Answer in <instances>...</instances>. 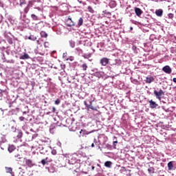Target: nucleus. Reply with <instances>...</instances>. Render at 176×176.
Segmentation results:
<instances>
[{
  "mask_svg": "<svg viewBox=\"0 0 176 176\" xmlns=\"http://www.w3.org/2000/svg\"><path fill=\"white\" fill-rule=\"evenodd\" d=\"M100 64L101 65H102L103 67H106V65L107 64H109V59L107 58H102L101 60H100Z\"/></svg>",
  "mask_w": 176,
  "mask_h": 176,
  "instance_id": "3",
  "label": "nucleus"
},
{
  "mask_svg": "<svg viewBox=\"0 0 176 176\" xmlns=\"http://www.w3.org/2000/svg\"><path fill=\"white\" fill-rule=\"evenodd\" d=\"M94 76H96V78H102V72H96L94 74Z\"/></svg>",
  "mask_w": 176,
  "mask_h": 176,
  "instance_id": "11",
  "label": "nucleus"
},
{
  "mask_svg": "<svg viewBox=\"0 0 176 176\" xmlns=\"http://www.w3.org/2000/svg\"><path fill=\"white\" fill-rule=\"evenodd\" d=\"M51 162H53V160H49V157H46L45 159L41 160V164H43V166H45L46 164H48V163H51Z\"/></svg>",
  "mask_w": 176,
  "mask_h": 176,
  "instance_id": "6",
  "label": "nucleus"
},
{
  "mask_svg": "<svg viewBox=\"0 0 176 176\" xmlns=\"http://www.w3.org/2000/svg\"><path fill=\"white\" fill-rule=\"evenodd\" d=\"M154 94L155 95L156 98L160 101L162 100V96H164V91L160 89L159 91L155 90Z\"/></svg>",
  "mask_w": 176,
  "mask_h": 176,
  "instance_id": "1",
  "label": "nucleus"
},
{
  "mask_svg": "<svg viewBox=\"0 0 176 176\" xmlns=\"http://www.w3.org/2000/svg\"><path fill=\"white\" fill-rule=\"evenodd\" d=\"M104 166H105V167H108L109 168H111V167L112 166V162L111 161H107L104 163Z\"/></svg>",
  "mask_w": 176,
  "mask_h": 176,
  "instance_id": "15",
  "label": "nucleus"
},
{
  "mask_svg": "<svg viewBox=\"0 0 176 176\" xmlns=\"http://www.w3.org/2000/svg\"><path fill=\"white\" fill-rule=\"evenodd\" d=\"M35 2H36V1H35V0H30V1H29L28 6L29 8H32V6H34V4L35 3Z\"/></svg>",
  "mask_w": 176,
  "mask_h": 176,
  "instance_id": "13",
  "label": "nucleus"
},
{
  "mask_svg": "<svg viewBox=\"0 0 176 176\" xmlns=\"http://www.w3.org/2000/svg\"><path fill=\"white\" fill-rule=\"evenodd\" d=\"M148 171L149 174H155V168L153 167H150L148 169Z\"/></svg>",
  "mask_w": 176,
  "mask_h": 176,
  "instance_id": "23",
  "label": "nucleus"
},
{
  "mask_svg": "<svg viewBox=\"0 0 176 176\" xmlns=\"http://www.w3.org/2000/svg\"><path fill=\"white\" fill-rule=\"evenodd\" d=\"M52 155H57V151H56L55 149L52 151Z\"/></svg>",
  "mask_w": 176,
  "mask_h": 176,
  "instance_id": "38",
  "label": "nucleus"
},
{
  "mask_svg": "<svg viewBox=\"0 0 176 176\" xmlns=\"http://www.w3.org/2000/svg\"><path fill=\"white\" fill-rule=\"evenodd\" d=\"M28 39H30V41H36V36L31 35L28 37Z\"/></svg>",
  "mask_w": 176,
  "mask_h": 176,
  "instance_id": "31",
  "label": "nucleus"
},
{
  "mask_svg": "<svg viewBox=\"0 0 176 176\" xmlns=\"http://www.w3.org/2000/svg\"><path fill=\"white\" fill-rule=\"evenodd\" d=\"M162 71H164V72L166 74H171V67H170L168 65L164 66L162 68Z\"/></svg>",
  "mask_w": 176,
  "mask_h": 176,
  "instance_id": "5",
  "label": "nucleus"
},
{
  "mask_svg": "<svg viewBox=\"0 0 176 176\" xmlns=\"http://www.w3.org/2000/svg\"><path fill=\"white\" fill-rule=\"evenodd\" d=\"M91 146V148H94V143H92Z\"/></svg>",
  "mask_w": 176,
  "mask_h": 176,
  "instance_id": "44",
  "label": "nucleus"
},
{
  "mask_svg": "<svg viewBox=\"0 0 176 176\" xmlns=\"http://www.w3.org/2000/svg\"><path fill=\"white\" fill-rule=\"evenodd\" d=\"M31 17L34 21H38V20H39V19H38V16H36L35 14H32Z\"/></svg>",
  "mask_w": 176,
  "mask_h": 176,
  "instance_id": "18",
  "label": "nucleus"
},
{
  "mask_svg": "<svg viewBox=\"0 0 176 176\" xmlns=\"http://www.w3.org/2000/svg\"><path fill=\"white\" fill-rule=\"evenodd\" d=\"M84 58H87V56H84Z\"/></svg>",
  "mask_w": 176,
  "mask_h": 176,
  "instance_id": "49",
  "label": "nucleus"
},
{
  "mask_svg": "<svg viewBox=\"0 0 176 176\" xmlns=\"http://www.w3.org/2000/svg\"><path fill=\"white\" fill-rule=\"evenodd\" d=\"M155 14L157 16H159L160 17L163 16V10H158L155 12Z\"/></svg>",
  "mask_w": 176,
  "mask_h": 176,
  "instance_id": "16",
  "label": "nucleus"
},
{
  "mask_svg": "<svg viewBox=\"0 0 176 176\" xmlns=\"http://www.w3.org/2000/svg\"><path fill=\"white\" fill-rule=\"evenodd\" d=\"M149 105H150V108H152V109H153V108H157V107H158V105L159 104H157L155 102H153V100H151L150 101H149Z\"/></svg>",
  "mask_w": 176,
  "mask_h": 176,
  "instance_id": "7",
  "label": "nucleus"
},
{
  "mask_svg": "<svg viewBox=\"0 0 176 176\" xmlns=\"http://www.w3.org/2000/svg\"><path fill=\"white\" fill-rule=\"evenodd\" d=\"M23 138V132H21V131H19L18 132V135H16V138Z\"/></svg>",
  "mask_w": 176,
  "mask_h": 176,
  "instance_id": "25",
  "label": "nucleus"
},
{
  "mask_svg": "<svg viewBox=\"0 0 176 176\" xmlns=\"http://www.w3.org/2000/svg\"><path fill=\"white\" fill-rule=\"evenodd\" d=\"M84 104L85 105V107H87V108L89 106V104H87V102L86 101H84Z\"/></svg>",
  "mask_w": 176,
  "mask_h": 176,
  "instance_id": "40",
  "label": "nucleus"
},
{
  "mask_svg": "<svg viewBox=\"0 0 176 176\" xmlns=\"http://www.w3.org/2000/svg\"><path fill=\"white\" fill-rule=\"evenodd\" d=\"M6 173H9L10 174H13V169L12 168L6 167Z\"/></svg>",
  "mask_w": 176,
  "mask_h": 176,
  "instance_id": "22",
  "label": "nucleus"
},
{
  "mask_svg": "<svg viewBox=\"0 0 176 176\" xmlns=\"http://www.w3.org/2000/svg\"><path fill=\"white\" fill-rule=\"evenodd\" d=\"M114 138L116 140V136H114Z\"/></svg>",
  "mask_w": 176,
  "mask_h": 176,
  "instance_id": "50",
  "label": "nucleus"
},
{
  "mask_svg": "<svg viewBox=\"0 0 176 176\" xmlns=\"http://www.w3.org/2000/svg\"><path fill=\"white\" fill-rule=\"evenodd\" d=\"M7 41L10 45H12L13 43V39H12V38H8Z\"/></svg>",
  "mask_w": 176,
  "mask_h": 176,
  "instance_id": "34",
  "label": "nucleus"
},
{
  "mask_svg": "<svg viewBox=\"0 0 176 176\" xmlns=\"http://www.w3.org/2000/svg\"><path fill=\"white\" fill-rule=\"evenodd\" d=\"M173 167H174V166H173V162H169L168 163V169L169 170H173Z\"/></svg>",
  "mask_w": 176,
  "mask_h": 176,
  "instance_id": "20",
  "label": "nucleus"
},
{
  "mask_svg": "<svg viewBox=\"0 0 176 176\" xmlns=\"http://www.w3.org/2000/svg\"><path fill=\"white\" fill-rule=\"evenodd\" d=\"M26 166H28V167H34V166H35V164H34V162H32V161L31 160H28L27 158H24Z\"/></svg>",
  "mask_w": 176,
  "mask_h": 176,
  "instance_id": "2",
  "label": "nucleus"
},
{
  "mask_svg": "<svg viewBox=\"0 0 176 176\" xmlns=\"http://www.w3.org/2000/svg\"><path fill=\"white\" fill-rule=\"evenodd\" d=\"M82 68L83 71H87V64L83 63L82 65Z\"/></svg>",
  "mask_w": 176,
  "mask_h": 176,
  "instance_id": "29",
  "label": "nucleus"
},
{
  "mask_svg": "<svg viewBox=\"0 0 176 176\" xmlns=\"http://www.w3.org/2000/svg\"><path fill=\"white\" fill-rule=\"evenodd\" d=\"M54 112H56V107H53L52 113H54Z\"/></svg>",
  "mask_w": 176,
  "mask_h": 176,
  "instance_id": "39",
  "label": "nucleus"
},
{
  "mask_svg": "<svg viewBox=\"0 0 176 176\" xmlns=\"http://www.w3.org/2000/svg\"><path fill=\"white\" fill-rule=\"evenodd\" d=\"M23 12L25 14H27V13H28V12H30V7L28 6H27L24 10Z\"/></svg>",
  "mask_w": 176,
  "mask_h": 176,
  "instance_id": "27",
  "label": "nucleus"
},
{
  "mask_svg": "<svg viewBox=\"0 0 176 176\" xmlns=\"http://www.w3.org/2000/svg\"><path fill=\"white\" fill-rule=\"evenodd\" d=\"M116 144H118V141L117 140L113 142L114 146H116Z\"/></svg>",
  "mask_w": 176,
  "mask_h": 176,
  "instance_id": "41",
  "label": "nucleus"
},
{
  "mask_svg": "<svg viewBox=\"0 0 176 176\" xmlns=\"http://www.w3.org/2000/svg\"><path fill=\"white\" fill-rule=\"evenodd\" d=\"M68 21H71L70 23L67 24L68 27H72V25H75V23H74V21H72V19L69 18Z\"/></svg>",
  "mask_w": 176,
  "mask_h": 176,
  "instance_id": "21",
  "label": "nucleus"
},
{
  "mask_svg": "<svg viewBox=\"0 0 176 176\" xmlns=\"http://www.w3.org/2000/svg\"><path fill=\"white\" fill-rule=\"evenodd\" d=\"M173 80L175 83H176V78H174Z\"/></svg>",
  "mask_w": 176,
  "mask_h": 176,
  "instance_id": "42",
  "label": "nucleus"
},
{
  "mask_svg": "<svg viewBox=\"0 0 176 176\" xmlns=\"http://www.w3.org/2000/svg\"><path fill=\"white\" fill-rule=\"evenodd\" d=\"M14 156L16 159L20 160L21 159V155H20V153H19V152L16 151V153L14 154Z\"/></svg>",
  "mask_w": 176,
  "mask_h": 176,
  "instance_id": "19",
  "label": "nucleus"
},
{
  "mask_svg": "<svg viewBox=\"0 0 176 176\" xmlns=\"http://www.w3.org/2000/svg\"><path fill=\"white\" fill-rule=\"evenodd\" d=\"M89 105H93V101L89 102Z\"/></svg>",
  "mask_w": 176,
  "mask_h": 176,
  "instance_id": "43",
  "label": "nucleus"
},
{
  "mask_svg": "<svg viewBox=\"0 0 176 176\" xmlns=\"http://www.w3.org/2000/svg\"><path fill=\"white\" fill-rule=\"evenodd\" d=\"M25 113H27L26 111H23V115H25Z\"/></svg>",
  "mask_w": 176,
  "mask_h": 176,
  "instance_id": "45",
  "label": "nucleus"
},
{
  "mask_svg": "<svg viewBox=\"0 0 176 176\" xmlns=\"http://www.w3.org/2000/svg\"><path fill=\"white\" fill-rule=\"evenodd\" d=\"M8 152H10V153H12V152H19V149H16V146L13 144L9 145L8 146Z\"/></svg>",
  "mask_w": 176,
  "mask_h": 176,
  "instance_id": "4",
  "label": "nucleus"
},
{
  "mask_svg": "<svg viewBox=\"0 0 176 176\" xmlns=\"http://www.w3.org/2000/svg\"><path fill=\"white\" fill-rule=\"evenodd\" d=\"M19 2H20L19 6H21V7L27 3L25 0H19Z\"/></svg>",
  "mask_w": 176,
  "mask_h": 176,
  "instance_id": "26",
  "label": "nucleus"
},
{
  "mask_svg": "<svg viewBox=\"0 0 176 176\" xmlns=\"http://www.w3.org/2000/svg\"><path fill=\"white\" fill-rule=\"evenodd\" d=\"M19 120L20 122H24V120H25V118L21 116L19 117Z\"/></svg>",
  "mask_w": 176,
  "mask_h": 176,
  "instance_id": "37",
  "label": "nucleus"
},
{
  "mask_svg": "<svg viewBox=\"0 0 176 176\" xmlns=\"http://www.w3.org/2000/svg\"><path fill=\"white\" fill-rule=\"evenodd\" d=\"M69 163H70L71 164H74V163L76 162V157H73L72 155H70V157H69Z\"/></svg>",
  "mask_w": 176,
  "mask_h": 176,
  "instance_id": "8",
  "label": "nucleus"
},
{
  "mask_svg": "<svg viewBox=\"0 0 176 176\" xmlns=\"http://www.w3.org/2000/svg\"><path fill=\"white\" fill-rule=\"evenodd\" d=\"M154 80H155V78H153V76L146 77V83H152V82H154Z\"/></svg>",
  "mask_w": 176,
  "mask_h": 176,
  "instance_id": "9",
  "label": "nucleus"
},
{
  "mask_svg": "<svg viewBox=\"0 0 176 176\" xmlns=\"http://www.w3.org/2000/svg\"><path fill=\"white\" fill-rule=\"evenodd\" d=\"M49 46H50L49 42L45 41L44 43V47H49Z\"/></svg>",
  "mask_w": 176,
  "mask_h": 176,
  "instance_id": "35",
  "label": "nucleus"
},
{
  "mask_svg": "<svg viewBox=\"0 0 176 176\" xmlns=\"http://www.w3.org/2000/svg\"><path fill=\"white\" fill-rule=\"evenodd\" d=\"M9 107H10V108H12V104H10Z\"/></svg>",
  "mask_w": 176,
  "mask_h": 176,
  "instance_id": "47",
  "label": "nucleus"
},
{
  "mask_svg": "<svg viewBox=\"0 0 176 176\" xmlns=\"http://www.w3.org/2000/svg\"><path fill=\"white\" fill-rule=\"evenodd\" d=\"M28 58H30V55H28V54H24L20 57L21 60H28Z\"/></svg>",
  "mask_w": 176,
  "mask_h": 176,
  "instance_id": "12",
  "label": "nucleus"
},
{
  "mask_svg": "<svg viewBox=\"0 0 176 176\" xmlns=\"http://www.w3.org/2000/svg\"><path fill=\"white\" fill-rule=\"evenodd\" d=\"M69 43L71 47H75V41L71 40L69 41Z\"/></svg>",
  "mask_w": 176,
  "mask_h": 176,
  "instance_id": "28",
  "label": "nucleus"
},
{
  "mask_svg": "<svg viewBox=\"0 0 176 176\" xmlns=\"http://www.w3.org/2000/svg\"><path fill=\"white\" fill-rule=\"evenodd\" d=\"M91 168H92V170H94V168H96V167L91 166Z\"/></svg>",
  "mask_w": 176,
  "mask_h": 176,
  "instance_id": "46",
  "label": "nucleus"
},
{
  "mask_svg": "<svg viewBox=\"0 0 176 176\" xmlns=\"http://www.w3.org/2000/svg\"><path fill=\"white\" fill-rule=\"evenodd\" d=\"M87 108L88 111L89 109H92V111H97V108L93 107V104H88Z\"/></svg>",
  "mask_w": 176,
  "mask_h": 176,
  "instance_id": "17",
  "label": "nucleus"
},
{
  "mask_svg": "<svg viewBox=\"0 0 176 176\" xmlns=\"http://www.w3.org/2000/svg\"><path fill=\"white\" fill-rule=\"evenodd\" d=\"M60 102H61L60 99H57L56 100H55L56 105H60Z\"/></svg>",
  "mask_w": 176,
  "mask_h": 176,
  "instance_id": "36",
  "label": "nucleus"
},
{
  "mask_svg": "<svg viewBox=\"0 0 176 176\" xmlns=\"http://www.w3.org/2000/svg\"><path fill=\"white\" fill-rule=\"evenodd\" d=\"M87 132L86 131V130H83V129H81L80 131V134H82V135H85V134H87Z\"/></svg>",
  "mask_w": 176,
  "mask_h": 176,
  "instance_id": "33",
  "label": "nucleus"
},
{
  "mask_svg": "<svg viewBox=\"0 0 176 176\" xmlns=\"http://www.w3.org/2000/svg\"><path fill=\"white\" fill-rule=\"evenodd\" d=\"M87 10H88V12H90V13H94V10L90 6H88Z\"/></svg>",
  "mask_w": 176,
  "mask_h": 176,
  "instance_id": "30",
  "label": "nucleus"
},
{
  "mask_svg": "<svg viewBox=\"0 0 176 176\" xmlns=\"http://www.w3.org/2000/svg\"><path fill=\"white\" fill-rule=\"evenodd\" d=\"M40 35H41V38H47V36H48L47 33H46V32H45V31H41L40 33Z\"/></svg>",
  "mask_w": 176,
  "mask_h": 176,
  "instance_id": "14",
  "label": "nucleus"
},
{
  "mask_svg": "<svg viewBox=\"0 0 176 176\" xmlns=\"http://www.w3.org/2000/svg\"><path fill=\"white\" fill-rule=\"evenodd\" d=\"M83 25V19L80 18L78 20V27H80V25Z\"/></svg>",
  "mask_w": 176,
  "mask_h": 176,
  "instance_id": "24",
  "label": "nucleus"
},
{
  "mask_svg": "<svg viewBox=\"0 0 176 176\" xmlns=\"http://www.w3.org/2000/svg\"><path fill=\"white\" fill-rule=\"evenodd\" d=\"M131 30H133V28H131Z\"/></svg>",
  "mask_w": 176,
  "mask_h": 176,
  "instance_id": "51",
  "label": "nucleus"
},
{
  "mask_svg": "<svg viewBox=\"0 0 176 176\" xmlns=\"http://www.w3.org/2000/svg\"><path fill=\"white\" fill-rule=\"evenodd\" d=\"M37 43H38V45H39V41L38 40H37Z\"/></svg>",
  "mask_w": 176,
  "mask_h": 176,
  "instance_id": "48",
  "label": "nucleus"
},
{
  "mask_svg": "<svg viewBox=\"0 0 176 176\" xmlns=\"http://www.w3.org/2000/svg\"><path fill=\"white\" fill-rule=\"evenodd\" d=\"M168 17V19H170V20H173V19H174V14L173 13H169Z\"/></svg>",
  "mask_w": 176,
  "mask_h": 176,
  "instance_id": "32",
  "label": "nucleus"
},
{
  "mask_svg": "<svg viewBox=\"0 0 176 176\" xmlns=\"http://www.w3.org/2000/svg\"><path fill=\"white\" fill-rule=\"evenodd\" d=\"M135 12L136 16H141V14H142V10H141L138 8H135Z\"/></svg>",
  "mask_w": 176,
  "mask_h": 176,
  "instance_id": "10",
  "label": "nucleus"
}]
</instances>
